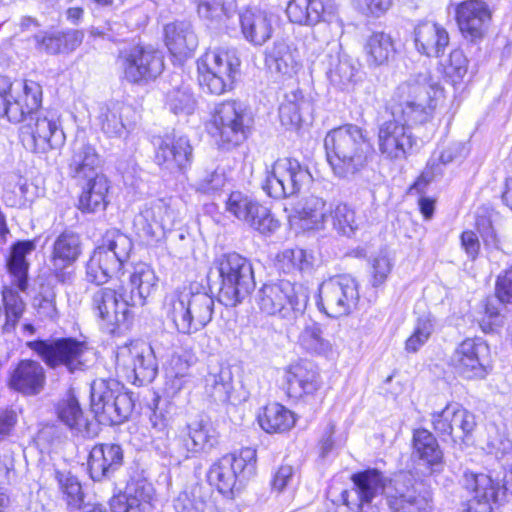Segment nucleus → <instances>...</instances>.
I'll list each match as a JSON object with an SVG mask.
<instances>
[{
  "instance_id": "obj_1",
  "label": "nucleus",
  "mask_w": 512,
  "mask_h": 512,
  "mask_svg": "<svg viewBox=\"0 0 512 512\" xmlns=\"http://www.w3.org/2000/svg\"><path fill=\"white\" fill-rule=\"evenodd\" d=\"M324 145L331 169L339 178H349L359 172L373 152L362 130L352 124L331 130Z\"/></svg>"
},
{
  "instance_id": "obj_2",
  "label": "nucleus",
  "mask_w": 512,
  "mask_h": 512,
  "mask_svg": "<svg viewBox=\"0 0 512 512\" xmlns=\"http://www.w3.org/2000/svg\"><path fill=\"white\" fill-rule=\"evenodd\" d=\"M163 309L179 333L191 335L211 322L214 299L205 292H193L184 287L166 296Z\"/></svg>"
},
{
  "instance_id": "obj_3",
  "label": "nucleus",
  "mask_w": 512,
  "mask_h": 512,
  "mask_svg": "<svg viewBox=\"0 0 512 512\" xmlns=\"http://www.w3.org/2000/svg\"><path fill=\"white\" fill-rule=\"evenodd\" d=\"M132 247L127 235L117 229L108 230L86 264L87 280L97 285L106 283L120 271Z\"/></svg>"
},
{
  "instance_id": "obj_4",
  "label": "nucleus",
  "mask_w": 512,
  "mask_h": 512,
  "mask_svg": "<svg viewBox=\"0 0 512 512\" xmlns=\"http://www.w3.org/2000/svg\"><path fill=\"white\" fill-rule=\"evenodd\" d=\"M464 489L472 495L461 512H494L512 497V467L504 473L502 483L484 473L467 471Z\"/></svg>"
},
{
  "instance_id": "obj_5",
  "label": "nucleus",
  "mask_w": 512,
  "mask_h": 512,
  "mask_svg": "<svg viewBox=\"0 0 512 512\" xmlns=\"http://www.w3.org/2000/svg\"><path fill=\"white\" fill-rule=\"evenodd\" d=\"M221 279L219 301L227 307H234L250 293L254 287L252 265L238 253H227L215 261Z\"/></svg>"
},
{
  "instance_id": "obj_6",
  "label": "nucleus",
  "mask_w": 512,
  "mask_h": 512,
  "mask_svg": "<svg viewBox=\"0 0 512 512\" xmlns=\"http://www.w3.org/2000/svg\"><path fill=\"white\" fill-rule=\"evenodd\" d=\"M240 59L233 48L208 50L197 61L199 83L215 95L232 89L239 72Z\"/></svg>"
},
{
  "instance_id": "obj_7",
  "label": "nucleus",
  "mask_w": 512,
  "mask_h": 512,
  "mask_svg": "<svg viewBox=\"0 0 512 512\" xmlns=\"http://www.w3.org/2000/svg\"><path fill=\"white\" fill-rule=\"evenodd\" d=\"M91 408L98 422L115 425L128 418L133 401L119 381L97 379L91 385Z\"/></svg>"
},
{
  "instance_id": "obj_8",
  "label": "nucleus",
  "mask_w": 512,
  "mask_h": 512,
  "mask_svg": "<svg viewBox=\"0 0 512 512\" xmlns=\"http://www.w3.org/2000/svg\"><path fill=\"white\" fill-rule=\"evenodd\" d=\"M251 119L246 106L239 101H225L213 110L209 131L219 145L230 148L248 136Z\"/></svg>"
},
{
  "instance_id": "obj_9",
  "label": "nucleus",
  "mask_w": 512,
  "mask_h": 512,
  "mask_svg": "<svg viewBox=\"0 0 512 512\" xmlns=\"http://www.w3.org/2000/svg\"><path fill=\"white\" fill-rule=\"evenodd\" d=\"M256 302L263 313L292 321L302 316L307 297L290 281L281 280L264 284L257 292Z\"/></svg>"
},
{
  "instance_id": "obj_10",
  "label": "nucleus",
  "mask_w": 512,
  "mask_h": 512,
  "mask_svg": "<svg viewBox=\"0 0 512 512\" xmlns=\"http://www.w3.org/2000/svg\"><path fill=\"white\" fill-rule=\"evenodd\" d=\"M29 347L50 368L65 367L69 372L83 370L90 350L85 342L74 338H58L27 342Z\"/></svg>"
},
{
  "instance_id": "obj_11",
  "label": "nucleus",
  "mask_w": 512,
  "mask_h": 512,
  "mask_svg": "<svg viewBox=\"0 0 512 512\" xmlns=\"http://www.w3.org/2000/svg\"><path fill=\"white\" fill-rule=\"evenodd\" d=\"M115 369L126 381L144 385L155 379L158 364L150 346L143 342L132 341L117 348Z\"/></svg>"
},
{
  "instance_id": "obj_12",
  "label": "nucleus",
  "mask_w": 512,
  "mask_h": 512,
  "mask_svg": "<svg viewBox=\"0 0 512 512\" xmlns=\"http://www.w3.org/2000/svg\"><path fill=\"white\" fill-rule=\"evenodd\" d=\"M20 128V139L24 147L37 154H45L57 148L64 139L60 129V118L56 111H40L26 116Z\"/></svg>"
},
{
  "instance_id": "obj_13",
  "label": "nucleus",
  "mask_w": 512,
  "mask_h": 512,
  "mask_svg": "<svg viewBox=\"0 0 512 512\" xmlns=\"http://www.w3.org/2000/svg\"><path fill=\"white\" fill-rule=\"evenodd\" d=\"M450 366L467 381L482 380L491 371L490 346L481 337H466L453 351Z\"/></svg>"
},
{
  "instance_id": "obj_14",
  "label": "nucleus",
  "mask_w": 512,
  "mask_h": 512,
  "mask_svg": "<svg viewBox=\"0 0 512 512\" xmlns=\"http://www.w3.org/2000/svg\"><path fill=\"white\" fill-rule=\"evenodd\" d=\"M312 181L307 167L298 160L279 158L267 170L263 190L271 197L285 198L299 193Z\"/></svg>"
},
{
  "instance_id": "obj_15",
  "label": "nucleus",
  "mask_w": 512,
  "mask_h": 512,
  "mask_svg": "<svg viewBox=\"0 0 512 512\" xmlns=\"http://www.w3.org/2000/svg\"><path fill=\"white\" fill-rule=\"evenodd\" d=\"M359 298L356 280L350 275H340L321 283L317 305L328 317L340 318L356 309Z\"/></svg>"
},
{
  "instance_id": "obj_16",
  "label": "nucleus",
  "mask_w": 512,
  "mask_h": 512,
  "mask_svg": "<svg viewBox=\"0 0 512 512\" xmlns=\"http://www.w3.org/2000/svg\"><path fill=\"white\" fill-rule=\"evenodd\" d=\"M430 421L436 435L453 443H465L477 427L475 414L453 402H447L440 411L433 412Z\"/></svg>"
},
{
  "instance_id": "obj_17",
  "label": "nucleus",
  "mask_w": 512,
  "mask_h": 512,
  "mask_svg": "<svg viewBox=\"0 0 512 512\" xmlns=\"http://www.w3.org/2000/svg\"><path fill=\"white\" fill-rule=\"evenodd\" d=\"M256 463V451L241 449L239 454H228L215 462L209 469L207 478L210 485L227 496H233L241 474L252 473Z\"/></svg>"
},
{
  "instance_id": "obj_18",
  "label": "nucleus",
  "mask_w": 512,
  "mask_h": 512,
  "mask_svg": "<svg viewBox=\"0 0 512 512\" xmlns=\"http://www.w3.org/2000/svg\"><path fill=\"white\" fill-rule=\"evenodd\" d=\"M123 287L118 290L108 287L98 289L92 297V308L102 324L110 332L127 325L131 319L130 307L134 306Z\"/></svg>"
},
{
  "instance_id": "obj_19",
  "label": "nucleus",
  "mask_w": 512,
  "mask_h": 512,
  "mask_svg": "<svg viewBox=\"0 0 512 512\" xmlns=\"http://www.w3.org/2000/svg\"><path fill=\"white\" fill-rule=\"evenodd\" d=\"M493 19V9L485 0H461L454 6V21L461 36L471 42L482 40Z\"/></svg>"
},
{
  "instance_id": "obj_20",
  "label": "nucleus",
  "mask_w": 512,
  "mask_h": 512,
  "mask_svg": "<svg viewBox=\"0 0 512 512\" xmlns=\"http://www.w3.org/2000/svg\"><path fill=\"white\" fill-rule=\"evenodd\" d=\"M178 219V211L171 201L158 199L146 204L135 216L133 225L137 234L149 239L162 237L171 230Z\"/></svg>"
},
{
  "instance_id": "obj_21",
  "label": "nucleus",
  "mask_w": 512,
  "mask_h": 512,
  "mask_svg": "<svg viewBox=\"0 0 512 512\" xmlns=\"http://www.w3.org/2000/svg\"><path fill=\"white\" fill-rule=\"evenodd\" d=\"M226 211L261 234L272 233L279 227L278 220L267 207L239 191L229 195Z\"/></svg>"
},
{
  "instance_id": "obj_22",
  "label": "nucleus",
  "mask_w": 512,
  "mask_h": 512,
  "mask_svg": "<svg viewBox=\"0 0 512 512\" xmlns=\"http://www.w3.org/2000/svg\"><path fill=\"white\" fill-rule=\"evenodd\" d=\"M118 64L123 76L132 83L156 78L164 67L158 51L141 46H134L121 52Z\"/></svg>"
},
{
  "instance_id": "obj_23",
  "label": "nucleus",
  "mask_w": 512,
  "mask_h": 512,
  "mask_svg": "<svg viewBox=\"0 0 512 512\" xmlns=\"http://www.w3.org/2000/svg\"><path fill=\"white\" fill-rule=\"evenodd\" d=\"M155 163L170 173L184 171L193 160V148L185 136L166 135L157 140Z\"/></svg>"
},
{
  "instance_id": "obj_24",
  "label": "nucleus",
  "mask_w": 512,
  "mask_h": 512,
  "mask_svg": "<svg viewBox=\"0 0 512 512\" xmlns=\"http://www.w3.org/2000/svg\"><path fill=\"white\" fill-rule=\"evenodd\" d=\"M82 253V242L77 233L65 231L54 241L50 256L51 271L61 283L73 280V272L69 268L78 260Z\"/></svg>"
},
{
  "instance_id": "obj_25",
  "label": "nucleus",
  "mask_w": 512,
  "mask_h": 512,
  "mask_svg": "<svg viewBox=\"0 0 512 512\" xmlns=\"http://www.w3.org/2000/svg\"><path fill=\"white\" fill-rule=\"evenodd\" d=\"M410 447L413 459L425 468L428 475L443 471L444 452L437 437L430 430L424 427L413 429Z\"/></svg>"
},
{
  "instance_id": "obj_26",
  "label": "nucleus",
  "mask_w": 512,
  "mask_h": 512,
  "mask_svg": "<svg viewBox=\"0 0 512 512\" xmlns=\"http://www.w3.org/2000/svg\"><path fill=\"white\" fill-rule=\"evenodd\" d=\"M413 42L419 54L428 58H439L450 44V35L443 25L423 20L414 27Z\"/></svg>"
},
{
  "instance_id": "obj_27",
  "label": "nucleus",
  "mask_w": 512,
  "mask_h": 512,
  "mask_svg": "<svg viewBox=\"0 0 512 512\" xmlns=\"http://www.w3.org/2000/svg\"><path fill=\"white\" fill-rule=\"evenodd\" d=\"M98 121L101 130L107 136L120 138L135 128L137 115L130 105L111 102L100 108Z\"/></svg>"
},
{
  "instance_id": "obj_28",
  "label": "nucleus",
  "mask_w": 512,
  "mask_h": 512,
  "mask_svg": "<svg viewBox=\"0 0 512 512\" xmlns=\"http://www.w3.org/2000/svg\"><path fill=\"white\" fill-rule=\"evenodd\" d=\"M288 394L294 398L314 395L322 386L319 371L311 363H295L284 370Z\"/></svg>"
},
{
  "instance_id": "obj_29",
  "label": "nucleus",
  "mask_w": 512,
  "mask_h": 512,
  "mask_svg": "<svg viewBox=\"0 0 512 512\" xmlns=\"http://www.w3.org/2000/svg\"><path fill=\"white\" fill-rule=\"evenodd\" d=\"M164 40L169 52L179 60L191 57L198 47V37L189 21L165 25Z\"/></svg>"
},
{
  "instance_id": "obj_30",
  "label": "nucleus",
  "mask_w": 512,
  "mask_h": 512,
  "mask_svg": "<svg viewBox=\"0 0 512 512\" xmlns=\"http://www.w3.org/2000/svg\"><path fill=\"white\" fill-rule=\"evenodd\" d=\"M9 385L24 395H37L46 385V371L37 361L22 360L12 371Z\"/></svg>"
},
{
  "instance_id": "obj_31",
  "label": "nucleus",
  "mask_w": 512,
  "mask_h": 512,
  "mask_svg": "<svg viewBox=\"0 0 512 512\" xmlns=\"http://www.w3.org/2000/svg\"><path fill=\"white\" fill-rule=\"evenodd\" d=\"M123 451L117 444L95 445L88 458V470L94 481L109 478L121 465Z\"/></svg>"
},
{
  "instance_id": "obj_32",
  "label": "nucleus",
  "mask_w": 512,
  "mask_h": 512,
  "mask_svg": "<svg viewBox=\"0 0 512 512\" xmlns=\"http://www.w3.org/2000/svg\"><path fill=\"white\" fill-rule=\"evenodd\" d=\"M239 26L243 38L254 46H262L272 36L271 17L257 8H247L239 13Z\"/></svg>"
},
{
  "instance_id": "obj_33",
  "label": "nucleus",
  "mask_w": 512,
  "mask_h": 512,
  "mask_svg": "<svg viewBox=\"0 0 512 512\" xmlns=\"http://www.w3.org/2000/svg\"><path fill=\"white\" fill-rule=\"evenodd\" d=\"M68 170L70 176L78 182L103 174L100 171V158L95 148L80 140L75 141L71 147Z\"/></svg>"
},
{
  "instance_id": "obj_34",
  "label": "nucleus",
  "mask_w": 512,
  "mask_h": 512,
  "mask_svg": "<svg viewBox=\"0 0 512 512\" xmlns=\"http://www.w3.org/2000/svg\"><path fill=\"white\" fill-rule=\"evenodd\" d=\"M196 358L188 351L173 353L165 365V393L169 397L176 396L189 382L190 368Z\"/></svg>"
},
{
  "instance_id": "obj_35",
  "label": "nucleus",
  "mask_w": 512,
  "mask_h": 512,
  "mask_svg": "<svg viewBox=\"0 0 512 512\" xmlns=\"http://www.w3.org/2000/svg\"><path fill=\"white\" fill-rule=\"evenodd\" d=\"M81 194L78 208L85 213L105 210L108 201L109 181L104 174L79 181Z\"/></svg>"
},
{
  "instance_id": "obj_36",
  "label": "nucleus",
  "mask_w": 512,
  "mask_h": 512,
  "mask_svg": "<svg viewBox=\"0 0 512 512\" xmlns=\"http://www.w3.org/2000/svg\"><path fill=\"white\" fill-rule=\"evenodd\" d=\"M352 481L359 498L361 512H380L371 506L372 502L380 498L384 490V481L381 472L372 469L352 475Z\"/></svg>"
},
{
  "instance_id": "obj_37",
  "label": "nucleus",
  "mask_w": 512,
  "mask_h": 512,
  "mask_svg": "<svg viewBox=\"0 0 512 512\" xmlns=\"http://www.w3.org/2000/svg\"><path fill=\"white\" fill-rule=\"evenodd\" d=\"M11 104H18L22 112L21 118L13 123H20L26 116L36 114L40 111L42 103V87L35 81L24 80L13 83V91L10 92Z\"/></svg>"
},
{
  "instance_id": "obj_38",
  "label": "nucleus",
  "mask_w": 512,
  "mask_h": 512,
  "mask_svg": "<svg viewBox=\"0 0 512 512\" xmlns=\"http://www.w3.org/2000/svg\"><path fill=\"white\" fill-rule=\"evenodd\" d=\"M175 512H217L211 492L201 484L182 490L173 502Z\"/></svg>"
},
{
  "instance_id": "obj_39",
  "label": "nucleus",
  "mask_w": 512,
  "mask_h": 512,
  "mask_svg": "<svg viewBox=\"0 0 512 512\" xmlns=\"http://www.w3.org/2000/svg\"><path fill=\"white\" fill-rule=\"evenodd\" d=\"M35 249L33 241H19L11 248L7 258L6 266L11 279V284L20 291H25L28 287L29 263L26 260L27 255Z\"/></svg>"
},
{
  "instance_id": "obj_40",
  "label": "nucleus",
  "mask_w": 512,
  "mask_h": 512,
  "mask_svg": "<svg viewBox=\"0 0 512 512\" xmlns=\"http://www.w3.org/2000/svg\"><path fill=\"white\" fill-rule=\"evenodd\" d=\"M330 9V0H291L286 13L293 23L314 25L330 13Z\"/></svg>"
},
{
  "instance_id": "obj_41",
  "label": "nucleus",
  "mask_w": 512,
  "mask_h": 512,
  "mask_svg": "<svg viewBox=\"0 0 512 512\" xmlns=\"http://www.w3.org/2000/svg\"><path fill=\"white\" fill-rule=\"evenodd\" d=\"M56 411L59 420L71 431L83 437H90L92 435L90 430L91 424L85 418L78 399L72 391H69L66 396L58 402Z\"/></svg>"
},
{
  "instance_id": "obj_42",
  "label": "nucleus",
  "mask_w": 512,
  "mask_h": 512,
  "mask_svg": "<svg viewBox=\"0 0 512 512\" xmlns=\"http://www.w3.org/2000/svg\"><path fill=\"white\" fill-rule=\"evenodd\" d=\"M269 70L281 76L292 77L300 68L298 53L285 42H275L266 55Z\"/></svg>"
},
{
  "instance_id": "obj_43",
  "label": "nucleus",
  "mask_w": 512,
  "mask_h": 512,
  "mask_svg": "<svg viewBox=\"0 0 512 512\" xmlns=\"http://www.w3.org/2000/svg\"><path fill=\"white\" fill-rule=\"evenodd\" d=\"M297 343L307 353L314 355H328L333 350L332 343L323 335L321 324L312 319H302Z\"/></svg>"
},
{
  "instance_id": "obj_44",
  "label": "nucleus",
  "mask_w": 512,
  "mask_h": 512,
  "mask_svg": "<svg viewBox=\"0 0 512 512\" xmlns=\"http://www.w3.org/2000/svg\"><path fill=\"white\" fill-rule=\"evenodd\" d=\"M158 277L155 271L146 264H139L130 276L132 290L128 293L134 306H143L148 297L157 289Z\"/></svg>"
},
{
  "instance_id": "obj_45",
  "label": "nucleus",
  "mask_w": 512,
  "mask_h": 512,
  "mask_svg": "<svg viewBox=\"0 0 512 512\" xmlns=\"http://www.w3.org/2000/svg\"><path fill=\"white\" fill-rule=\"evenodd\" d=\"M258 422L268 433H283L295 425L296 418L294 413L285 406L271 403L258 415Z\"/></svg>"
},
{
  "instance_id": "obj_46",
  "label": "nucleus",
  "mask_w": 512,
  "mask_h": 512,
  "mask_svg": "<svg viewBox=\"0 0 512 512\" xmlns=\"http://www.w3.org/2000/svg\"><path fill=\"white\" fill-rule=\"evenodd\" d=\"M331 203L323 198L311 196L307 198L297 212L301 225L305 229L324 230L328 227Z\"/></svg>"
},
{
  "instance_id": "obj_47",
  "label": "nucleus",
  "mask_w": 512,
  "mask_h": 512,
  "mask_svg": "<svg viewBox=\"0 0 512 512\" xmlns=\"http://www.w3.org/2000/svg\"><path fill=\"white\" fill-rule=\"evenodd\" d=\"M188 458L190 455L206 451L216 442L214 430L202 421L194 422L187 427V434L180 440Z\"/></svg>"
},
{
  "instance_id": "obj_48",
  "label": "nucleus",
  "mask_w": 512,
  "mask_h": 512,
  "mask_svg": "<svg viewBox=\"0 0 512 512\" xmlns=\"http://www.w3.org/2000/svg\"><path fill=\"white\" fill-rule=\"evenodd\" d=\"M432 503V493L430 490L416 492L414 484L411 489L394 495L389 500L391 512H429Z\"/></svg>"
},
{
  "instance_id": "obj_49",
  "label": "nucleus",
  "mask_w": 512,
  "mask_h": 512,
  "mask_svg": "<svg viewBox=\"0 0 512 512\" xmlns=\"http://www.w3.org/2000/svg\"><path fill=\"white\" fill-rule=\"evenodd\" d=\"M468 68L469 60L460 48L452 49L447 59L438 66L442 78L453 86L464 82Z\"/></svg>"
},
{
  "instance_id": "obj_50",
  "label": "nucleus",
  "mask_w": 512,
  "mask_h": 512,
  "mask_svg": "<svg viewBox=\"0 0 512 512\" xmlns=\"http://www.w3.org/2000/svg\"><path fill=\"white\" fill-rule=\"evenodd\" d=\"M435 331V319L431 314H423L416 318L411 334L406 338L404 348L408 353L418 352Z\"/></svg>"
},
{
  "instance_id": "obj_51",
  "label": "nucleus",
  "mask_w": 512,
  "mask_h": 512,
  "mask_svg": "<svg viewBox=\"0 0 512 512\" xmlns=\"http://www.w3.org/2000/svg\"><path fill=\"white\" fill-rule=\"evenodd\" d=\"M306 105L307 102L300 90L288 92L279 107L281 123L287 127H297L302 120L301 111Z\"/></svg>"
},
{
  "instance_id": "obj_52",
  "label": "nucleus",
  "mask_w": 512,
  "mask_h": 512,
  "mask_svg": "<svg viewBox=\"0 0 512 512\" xmlns=\"http://www.w3.org/2000/svg\"><path fill=\"white\" fill-rule=\"evenodd\" d=\"M32 307L40 321H55L58 318L56 292L48 285H42L33 297Z\"/></svg>"
},
{
  "instance_id": "obj_53",
  "label": "nucleus",
  "mask_w": 512,
  "mask_h": 512,
  "mask_svg": "<svg viewBox=\"0 0 512 512\" xmlns=\"http://www.w3.org/2000/svg\"><path fill=\"white\" fill-rule=\"evenodd\" d=\"M329 224L338 234L350 236L356 229L354 211L343 203L330 205Z\"/></svg>"
},
{
  "instance_id": "obj_54",
  "label": "nucleus",
  "mask_w": 512,
  "mask_h": 512,
  "mask_svg": "<svg viewBox=\"0 0 512 512\" xmlns=\"http://www.w3.org/2000/svg\"><path fill=\"white\" fill-rule=\"evenodd\" d=\"M501 311L497 302L491 297L486 296L480 303L478 310L477 323L481 331L490 334L501 326Z\"/></svg>"
},
{
  "instance_id": "obj_55",
  "label": "nucleus",
  "mask_w": 512,
  "mask_h": 512,
  "mask_svg": "<svg viewBox=\"0 0 512 512\" xmlns=\"http://www.w3.org/2000/svg\"><path fill=\"white\" fill-rule=\"evenodd\" d=\"M3 301L6 311V319L3 325L5 331L14 330L25 310V303L19 294L11 287L3 289Z\"/></svg>"
},
{
  "instance_id": "obj_56",
  "label": "nucleus",
  "mask_w": 512,
  "mask_h": 512,
  "mask_svg": "<svg viewBox=\"0 0 512 512\" xmlns=\"http://www.w3.org/2000/svg\"><path fill=\"white\" fill-rule=\"evenodd\" d=\"M154 498L155 489L152 483L142 479L128 486L125 502L141 507L143 510L151 511Z\"/></svg>"
},
{
  "instance_id": "obj_57",
  "label": "nucleus",
  "mask_w": 512,
  "mask_h": 512,
  "mask_svg": "<svg viewBox=\"0 0 512 512\" xmlns=\"http://www.w3.org/2000/svg\"><path fill=\"white\" fill-rule=\"evenodd\" d=\"M55 478L59 488L66 497L67 504L74 508L80 507L84 493L79 480L67 471H56Z\"/></svg>"
},
{
  "instance_id": "obj_58",
  "label": "nucleus",
  "mask_w": 512,
  "mask_h": 512,
  "mask_svg": "<svg viewBox=\"0 0 512 512\" xmlns=\"http://www.w3.org/2000/svg\"><path fill=\"white\" fill-rule=\"evenodd\" d=\"M311 258L303 249H287L278 255V264L285 273L304 271L311 267Z\"/></svg>"
},
{
  "instance_id": "obj_59",
  "label": "nucleus",
  "mask_w": 512,
  "mask_h": 512,
  "mask_svg": "<svg viewBox=\"0 0 512 512\" xmlns=\"http://www.w3.org/2000/svg\"><path fill=\"white\" fill-rule=\"evenodd\" d=\"M166 105L174 114H190L194 110L195 101L188 87H179L167 93Z\"/></svg>"
},
{
  "instance_id": "obj_60",
  "label": "nucleus",
  "mask_w": 512,
  "mask_h": 512,
  "mask_svg": "<svg viewBox=\"0 0 512 512\" xmlns=\"http://www.w3.org/2000/svg\"><path fill=\"white\" fill-rule=\"evenodd\" d=\"M13 91V82L7 76L0 75V118L6 117L8 121H18L22 112L18 104H11L10 92Z\"/></svg>"
},
{
  "instance_id": "obj_61",
  "label": "nucleus",
  "mask_w": 512,
  "mask_h": 512,
  "mask_svg": "<svg viewBox=\"0 0 512 512\" xmlns=\"http://www.w3.org/2000/svg\"><path fill=\"white\" fill-rule=\"evenodd\" d=\"M494 296L499 303L512 305V263L496 276Z\"/></svg>"
},
{
  "instance_id": "obj_62",
  "label": "nucleus",
  "mask_w": 512,
  "mask_h": 512,
  "mask_svg": "<svg viewBox=\"0 0 512 512\" xmlns=\"http://www.w3.org/2000/svg\"><path fill=\"white\" fill-rule=\"evenodd\" d=\"M206 387L210 395L218 401L228 400L232 389L230 377L224 371L218 374H210L206 378Z\"/></svg>"
},
{
  "instance_id": "obj_63",
  "label": "nucleus",
  "mask_w": 512,
  "mask_h": 512,
  "mask_svg": "<svg viewBox=\"0 0 512 512\" xmlns=\"http://www.w3.org/2000/svg\"><path fill=\"white\" fill-rule=\"evenodd\" d=\"M37 48L50 54L63 52L61 33H41L35 36Z\"/></svg>"
},
{
  "instance_id": "obj_64",
  "label": "nucleus",
  "mask_w": 512,
  "mask_h": 512,
  "mask_svg": "<svg viewBox=\"0 0 512 512\" xmlns=\"http://www.w3.org/2000/svg\"><path fill=\"white\" fill-rule=\"evenodd\" d=\"M225 176L223 173L213 171L203 176L197 183L199 192L210 194L220 190L225 185Z\"/></svg>"
}]
</instances>
